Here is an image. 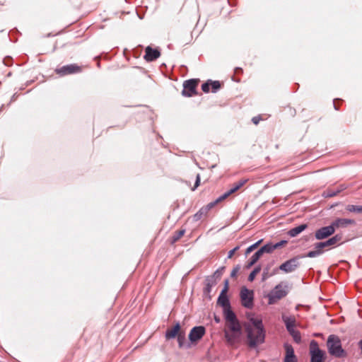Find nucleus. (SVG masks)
<instances>
[{
  "label": "nucleus",
  "mask_w": 362,
  "mask_h": 362,
  "mask_svg": "<svg viewBox=\"0 0 362 362\" xmlns=\"http://www.w3.org/2000/svg\"><path fill=\"white\" fill-rule=\"evenodd\" d=\"M262 240H259L257 242L255 243L254 244L251 245L250 247H248L245 252V255L247 256L250 252H252L254 250L257 248V247L259 245V244L262 243Z\"/></svg>",
  "instance_id": "nucleus-30"
},
{
  "label": "nucleus",
  "mask_w": 362,
  "mask_h": 362,
  "mask_svg": "<svg viewBox=\"0 0 362 362\" xmlns=\"http://www.w3.org/2000/svg\"><path fill=\"white\" fill-rule=\"evenodd\" d=\"M300 256H296L281 264L278 269L284 273H291L296 271L300 266Z\"/></svg>",
  "instance_id": "nucleus-7"
},
{
  "label": "nucleus",
  "mask_w": 362,
  "mask_h": 362,
  "mask_svg": "<svg viewBox=\"0 0 362 362\" xmlns=\"http://www.w3.org/2000/svg\"><path fill=\"white\" fill-rule=\"evenodd\" d=\"M216 205V203H214V201L209 203L206 206H205V209L206 210H210L211 209H213L215 206Z\"/></svg>",
  "instance_id": "nucleus-42"
},
{
  "label": "nucleus",
  "mask_w": 362,
  "mask_h": 362,
  "mask_svg": "<svg viewBox=\"0 0 362 362\" xmlns=\"http://www.w3.org/2000/svg\"><path fill=\"white\" fill-rule=\"evenodd\" d=\"M239 70L240 71V70H241V69H240V68H239V67H237V68L235 69V73H236L238 71H239Z\"/></svg>",
  "instance_id": "nucleus-47"
},
{
  "label": "nucleus",
  "mask_w": 362,
  "mask_h": 362,
  "mask_svg": "<svg viewBox=\"0 0 362 362\" xmlns=\"http://www.w3.org/2000/svg\"><path fill=\"white\" fill-rule=\"evenodd\" d=\"M221 84L218 81L207 80L205 81V93L210 90L212 93H216L221 88Z\"/></svg>",
  "instance_id": "nucleus-17"
},
{
  "label": "nucleus",
  "mask_w": 362,
  "mask_h": 362,
  "mask_svg": "<svg viewBox=\"0 0 362 362\" xmlns=\"http://www.w3.org/2000/svg\"><path fill=\"white\" fill-rule=\"evenodd\" d=\"M246 182V180H240L237 182L234 183L232 185L231 188L228 191L226 192V194L229 196L231 194L235 192L239 189H240L245 184Z\"/></svg>",
  "instance_id": "nucleus-22"
},
{
  "label": "nucleus",
  "mask_w": 362,
  "mask_h": 362,
  "mask_svg": "<svg viewBox=\"0 0 362 362\" xmlns=\"http://www.w3.org/2000/svg\"><path fill=\"white\" fill-rule=\"evenodd\" d=\"M274 244L272 243H269L264 246H262L260 249L258 250L259 252L262 255L264 253H271L274 250Z\"/></svg>",
  "instance_id": "nucleus-25"
},
{
  "label": "nucleus",
  "mask_w": 362,
  "mask_h": 362,
  "mask_svg": "<svg viewBox=\"0 0 362 362\" xmlns=\"http://www.w3.org/2000/svg\"><path fill=\"white\" fill-rule=\"evenodd\" d=\"M355 223L354 220L349 218H337L332 223L334 228L346 227L348 225Z\"/></svg>",
  "instance_id": "nucleus-19"
},
{
  "label": "nucleus",
  "mask_w": 362,
  "mask_h": 362,
  "mask_svg": "<svg viewBox=\"0 0 362 362\" xmlns=\"http://www.w3.org/2000/svg\"><path fill=\"white\" fill-rule=\"evenodd\" d=\"M55 71L58 75L64 76L81 72V67L75 64H71L57 68Z\"/></svg>",
  "instance_id": "nucleus-9"
},
{
  "label": "nucleus",
  "mask_w": 362,
  "mask_h": 362,
  "mask_svg": "<svg viewBox=\"0 0 362 362\" xmlns=\"http://www.w3.org/2000/svg\"><path fill=\"white\" fill-rule=\"evenodd\" d=\"M11 62H12V58L10 57H6L4 59V63L6 66H11Z\"/></svg>",
  "instance_id": "nucleus-41"
},
{
  "label": "nucleus",
  "mask_w": 362,
  "mask_h": 362,
  "mask_svg": "<svg viewBox=\"0 0 362 362\" xmlns=\"http://www.w3.org/2000/svg\"><path fill=\"white\" fill-rule=\"evenodd\" d=\"M199 80L191 78L184 81L182 95L184 97H192L197 94V87Z\"/></svg>",
  "instance_id": "nucleus-6"
},
{
  "label": "nucleus",
  "mask_w": 362,
  "mask_h": 362,
  "mask_svg": "<svg viewBox=\"0 0 362 362\" xmlns=\"http://www.w3.org/2000/svg\"><path fill=\"white\" fill-rule=\"evenodd\" d=\"M286 243H287V241L286 240H281L280 242H278L275 244H274V249H277L281 246H283L284 245H285Z\"/></svg>",
  "instance_id": "nucleus-40"
},
{
  "label": "nucleus",
  "mask_w": 362,
  "mask_h": 362,
  "mask_svg": "<svg viewBox=\"0 0 362 362\" xmlns=\"http://www.w3.org/2000/svg\"><path fill=\"white\" fill-rule=\"evenodd\" d=\"M240 249V246H236L235 247H234L233 250H230L228 253V259H230L233 255H234V253L238 251V250Z\"/></svg>",
  "instance_id": "nucleus-38"
},
{
  "label": "nucleus",
  "mask_w": 362,
  "mask_h": 362,
  "mask_svg": "<svg viewBox=\"0 0 362 362\" xmlns=\"http://www.w3.org/2000/svg\"><path fill=\"white\" fill-rule=\"evenodd\" d=\"M178 345L180 348L185 347L189 349L191 347L190 343H186L185 334L184 332H180L178 335H177Z\"/></svg>",
  "instance_id": "nucleus-23"
},
{
  "label": "nucleus",
  "mask_w": 362,
  "mask_h": 362,
  "mask_svg": "<svg viewBox=\"0 0 362 362\" xmlns=\"http://www.w3.org/2000/svg\"><path fill=\"white\" fill-rule=\"evenodd\" d=\"M286 294L287 292L282 288L281 284L276 285L268 294L269 303H274L276 300H280L286 296Z\"/></svg>",
  "instance_id": "nucleus-10"
},
{
  "label": "nucleus",
  "mask_w": 362,
  "mask_h": 362,
  "mask_svg": "<svg viewBox=\"0 0 362 362\" xmlns=\"http://www.w3.org/2000/svg\"><path fill=\"white\" fill-rule=\"evenodd\" d=\"M204 83L201 84V89L204 91Z\"/></svg>",
  "instance_id": "nucleus-45"
},
{
  "label": "nucleus",
  "mask_w": 362,
  "mask_h": 362,
  "mask_svg": "<svg viewBox=\"0 0 362 362\" xmlns=\"http://www.w3.org/2000/svg\"><path fill=\"white\" fill-rule=\"evenodd\" d=\"M228 196L226 194V193L225 192L224 194H223L222 195H221L220 197H218L217 199H216L214 200V203H216V204H218V203H220L221 202L223 201L224 199H226Z\"/></svg>",
  "instance_id": "nucleus-35"
},
{
  "label": "nucleus",
  "mask_w": 362,
  "mask_h": 362,
  "mask_svg": "<svg viewBox=\"0 0 362 362\" xmlns=\"http://www.w3.org/2000/svg\"><path fill=\"white\" fill-rule=\"evenodd\" d=\"M204 337V326L200 325L193 327L189 334L190 344L197 342Z\"/></svg>",
  "instance_id": "nucleus-13"
},
{
  "label": "nucleus",
  "mask_w": 362,
  "mask_h": 362,
  "mask_svg": "<svg viewBox=\"0 0 362 362\" xmlns=\"http://www.w3.org/2000/svg\"><path fill=\"white\" fill-rule=\"evenodd\" d=\"M346 209L349 212H354V213H358V214L362 213V206L349 204L346 206Z\"/></svg>",
  "instance_id": "nucleus-28"
},
{
  "label": "nucleus",
  "mask_w": 362,
  "mask_h": 362,
  "mask_svg": "<svg viewBox=\"0 0 362 362\" xmlns=\"http://www.w3.org/2000/svg\"><path fill=\"white\" fill-rule=\"evenodd\" d=\"M262 269L261 266L259 264L256 266L254 269L251 272V273L248 276V281L252 282L254 281L255 276L260 272Z\"/></svg>",
  "instance_id": "nucleus-29"
},
{
  "label": "nucleus",
  "mask_w": 362,
  "mask_h": 362,
  "mask_svg": "<svg viewBox=\"0 0 362 362\" xmlns=\"http://www.w3.org/2000/svg\"><path fill=\"white\" fill-rule=\"evenodd\" d=\"M341 192V189H338V190H333V189H330L327 192V197H332L334 196H336L338 193H339Z\"/></svg>",
  "instance_id": "nucleus-37"
},
{
  "label": "nucleus",
  "mask_w": 362,
  "mask_h": 362,
  "mask_svg": "<svg viewBox=\"0 0 362 362\" xmlns=\"http://www.w3.org/2000/svg\"><path fill=\"white\" fill-rule=\"evenodd\" d=\"M223 317L226 320L224 336L226 341L231 346H235L240 341L242 328L235 313L231 308L223 310Z\"/></svg>",
  "instance_id": "nucleus-1"
},
{
  "label": "nucleus",
  "mask_w": 362,
  "mask_h": 362,
  "mask_svg": "<svg viewBox=\"0 0 362 362\" xmlns=\"http://www.w3.org/2000/svg\"><path fill=\"white\" fill-rule=\"evenodd\" d=\"M186 184H187L189 187H191V183H190V182L187 181V182H186Z\"/></svg>",
  "instance_id": "nucleus-46"
},
{
  "label": "nucleus",
  "mask_w": 362,
  "mask_h": 362,
  "mask_svg": "<svg viewBox=\"0 0 362 362\" xmlns=\"http://www.w3.org/2000/svg\"><path fill=\"white\" fill-rule=\"evenodd\" d=\"M307 228H308V225L306 223L301 224L298 226H296L295 228L290 229L288 231V235L292 238L296 237L298 234H300L301 232H303L304 230H305Z\"/></svg>",
  "instance_id": "nucleus-20"
},
{
  "label": "nucleus",
  "mask_w": 362,
  "mask_h": 362,
  "mask_svg": "<svg viewBox=\"0 0 362 362\" xmlns=\"http://www.w3.org/2000/svg\"><path fill=\"white\" fill-rule=\"evenodd\" d=\"M185 230H180L175 231L171 238V244H174L177 240H179L180 238L185 234Z\"/></svg>",
  "instance_id": "nucleus-27"
},
{
  "label": "nucleus",
  "mask_w": 362,
  "mask_h": 362,
  "mask_svg": "<svg viewBox=\"0 0 362 362\" xmlns=\"http://www.w3.org/2000/svg\"><path fill=\"white\" fill-rule=\"evenodd\" d=\"M216 321L219 322V320H218V318H216Z\"/></svg>",
  "instance_id": "nucleus-48"
},
{
  "label": "nucleus",
  "mask_w": 362,
  "mask_h": 362,
  "mask_svg": "<svg viewBox=\"0 0 362 362\" xmlns=\"http://www.w3.org/2000/svg\"><path fill=\"white\" fill-rule=\"evenodd\" d=\"M341 235L337 234L329 240L324 242H319L315 244V249L322 250L323 248L336 245L341 241Z\"/></svg>",
  "instance_id": "nucleus-14"
},
{
  "label": "nucleus",
  "mask_w": 362,
  "mask_h": 362,
  "mask_svg": "<svg viewBox=\"0 0 362 362\" xmlns=\"http://www.w3.org/2000/svg\"><path fill=\"white\" fill-rule=\"evenodd\" d=\"M271 266H272V263L271 264H268L264 269H263V272H262V281H266L267 279H269L270 276H273V275H275L277 272H278V269H274V271L270 273L269 272V270H270V268H271Z\"/></svg>",
  "instance_id": "nucleus-21"
},
{
  "label": "nucleus",
  "mask_w": 362,
  "mask_h": 362,
  "mask_svg": "<svg viewBox=\"0 0 362 362\" xmlns=\"http://www.w3.org/2000/svg\"><path fill=\"white\" fill-rule=\"evenodd\" d=\"M322 253V250L320 249H315V250L309 251L305 257L313 258L320 255Z\"/></svg>",
  "instance_id": "nucleus-31"
},
{
  "label": "nucleus",
  "mask_w": 362,
  "mask_h": 362,
  "mask_svg": "<svg viewBox=\"0 0 362 362\" xmlns=\"http://www.w3.org/2000/svg\"><path fill=\"white\" fill-rule=\"evenodd\" d=\"M262 119V117L260 116H257V117H254L252 119V122L255 124H258L259 121Z\"/></svg>",
  "instance_id": "nucleus-43"
},
{
  "label": "nucleus",
  "mask_w": 362,
  "mask_h": 362,
  "mask_svg": "<svg viewBox=\"0 0 362 362\" xmlns=\"http://www.w3.org/2000/svg\"><path fill=\"white\" fill-rule=\"evenodd\" d=\"M240 299L243 307L252 308L253 307L254 293L246 287H243L240 290Z\"/></svg>",
  "instance_id": "nucleus-8"
},
{
  "label": "nucleus",
  "mask_w": 362,
  "mask_h": 362,
  "mask_svg": "<svg viewBox=\"0 0 362 362\" xmlns=\"http://www.w3.org/2000/svg\"><path fill=\"white\" fill-rule=\"evenodd\" d=\"M284 346L286 350L284 362H297V358L294 354L293 346L288 343H285Z\"/></svg>",
  "instance_id": "nucleus-16"
},
{
  "label": "nucleus",
  "mask_w": 362,
  "mask_h": 362,
  "mask_svg": "<svg viewBox=\"0 0 362 362\" xmlns=\"http://www.w3.org/2000/svg\"><path fill=\"white\" fill-rule=\"evenodd\" d=\"M240 269V266L239 264L236 265L233 270L230 272V276L232 278H234L237 276L238 272H239Z\"/></svg>",
  "instance_id": "nucleus-34"
},
{
  "label": "nucleus",
  "mask_w": 362,
  "mask_h": 362,
  "mask_svg": "<svg viewBox=\"0 0 362 362\" xmlns=\"http://www.w3.org/2000/svg\"><path fill=\"white\" fill-rule=\"evenodd\" d=\"M245 329L247 334V345L250 348H256L258 345L264 342L265 329H252L250 325H246Z\"/></svg>",
  "instance_id": "nucleus-2"
},
{
  "label": "nucleus",
  "mask_w": 362,
  "mask_h": 362,
  "mask_svg": "<svg viewBox=\"0 0 362 362\" xmlns=\"http://www.w3.org/2000/svg\"><path fill=\"white\" fill-rule=\"evenodd\" d=\"M199 184H200V175H199V174H197L194 185L193 187H191V189L192 191H194L197 188V187L199 185Z\"/></svg>",
  "instance_id": "nucleus-33"
},
{
  "label": "nucleus",
  "mask_w": 362,
  "mask_h": 362,
  "mask_svg": "<svg viewBox=\"0 0 362 362\" xmlns=\"http://www.w3.org/2000/svg\"><path fill=\"white\" fill-rule=\"evenodd\" d=\"M160 56V52L158 49H153L150 46L146 47L145 49L144 59L147 62H153L157 59Z\"/></svg>",
  "instance_id": "nucleus-15"
},
{
  "label": "nucleus",
  "mask_w": 362,
  "mask_h": 362,
  "mask_svg": "<svg viewBox=\"0 0 362 362\" xmlns=\"http://www.w3.org/2000/svg\"><path fill=\"white\" fill-rule=\"evenodd\" d=\"M180 332V325L179 322H177L173 328L168 329L165 332V337L166 339H174L178 335Z\"/></svg>",
  "instance_id": "nucleus-18"
},
{
  "label": "nucleus",
  "mask_w": 362,
  "mask_h": 362,
  "mask_svg": "<svg viewBox=\"0 0 362 362\" xmlns=\"http://www.w3.org/2000/svg\"><path fill=\"white\" fill-rule=\"evenodd\" d=\"M202 210H203V208H201V209L199 210V211H198L197 214H194V220H195V221H198V220H199V219L201 218L202 215V214H203Z\"/></svg>",
  "instance_id": "nucleus-39"
},
{
  "label": "nucleus",
  "mask_w": 362,
  "mask_h": 362,
  "mask_svg": "<svg viewBox=\"0 0 362 362\" xmlns=\"http://www.w3.org/2000/svg\"><path fill=\"white\" fill-rule=\"evenodd\" d=\"M327 347L329 354L336 358H341L346 356V351L341 346V342L339 337L334 334L328 337L327 341Z\"/></svg>",
  "instance_id": "nucleus-3"
},
{
  "label": "nucleus",
  "mask_w": 362,
  "mask_h": 362,
  "mask_svg": "<svg viewBox=\"0 0 362 362\" xmlns=\"http://www.w3.org/2000/svg\"><path fill=\"white\" fill-rule=\"evenodd\" d=\"M334 228L331 223L329 226L317 230L315 233V237L317 240H323L334 234Z\"/></svg>",
  "instance_id": "nucleus-12"
},
{
  "label": "nucleus",
  "mask_w": 362,
  "mask_h": 362,
  "mask_svg": "<svg viewBox=\"0 0 362 362\" xmlns=\"http://www.w3.org/2000/svg\"><path fill=\"white\" fill-rule=\"evenodd\" d=\"M228 290V280H225L224 287L222 289L218 298V304L223 307V310L226 308L230 307V301L227 296V291Z\"/></svg>",
  "instance_id": "nucleus-11"
},
{
  "label": "nucleus",
  "mask_w": 362,
  "mask_h": 362,
  "mask_svg": "<svg viewBox=\"0 0 362 362\" xmlns=\"http://www.w3.org/2000/svg\"><path fill=\"white\" fill-rule=\"evenodd\" d=\"M250 322L252 323L250 325L252 326V329L259 330L264 329L262 319L252 317L250 319Z\"/></svg>",
  "instance_id": "nucleus-24"
},
{
  "label": "nucleus",
  "mask_w": 362,
  "mask_h": 362,
  "mask_svg": "<svg viewBox=\"0 0 362 362\" xmlns=\"http://www.w3.org/2000/svg\"><path fill=\"white\" fill-rule=\"evenodd\" d=\"M336 100H337V99H335V100H334V102ZM334 109H335V110H338V107H337V106L335 105V103H334Z\"/></svg>",
  "instance_id": "nucleus-44"
},
{
  "label": "nucleus",
  "mask_w": 362,
  "mask_h": 362,
  "mask_svg": "<svg viewBox=\"0 0 362 362\" xmlns=\"http://www.w3.org/2000/svg\"><path fill=\"white\" fill-rule=\"evenodd\" d=\"M310 362H325V352L319 348L316 341L313 340L310 344Z\"/></svg>",
  "instance_id": "nucleus-5"
},
{
  "label": "nucleus",
  "mask_w": 362,
  "mask_h": 362,
  "mask_svg": "<svg viewBox=\"0 0 362 362\" xmlns=\"http://www.w3.org/2000/svg\"><path fill=\"white\" fill-rule=\"evenodd\" d=\"M224 269H225V267H219L214 272L212 277L214 278L215 279H220L223 273Z\"/></svg>",
  "instance_id": "nucleus-32"
},
{
  "label": "nucleus",
  "mask_w": 362,
  "mask_h": 362,
  "mask_svg": "<svg viewBox=\"0 0 362 362\" xmlns=\"http://www.w3.org/2000/svg\"><path fill=\"white\" fill-rule=\"evenodd\" d=\"M282 320L285 324L287 331L292 336L294 341L297 344H300L301 342V336L300 332L294 329L296 325L295 317L283 315Z\"/></svg>",
  "instance_id": "nucleus-4"
},
{
  "label": "nucleus",
  "mask_w": 362,
  "mask_h": 362,
  "mask_svg": "<svg viewBox=\"0 0 362 362\" xmlns=\"http://www.w3.org/2000/svg\"><path fill=\"white\" fill-rule=\"evenodd\" d=\"M228 196L226 194V193L225 192L224 194H223L222 195H221L220 197H218L217 199H216L214 200V203H216V204H218V203H220L221 202L223 201L224 199H226Z\"/></svg>",
  "instance_id": "nucleus-36"
},
{
  "label": "nucleus",
  "mask_w": 362,
  "mask_h": 362,
  "mask_svg": "<svg viewBox=\"0 0 362 362\" xmlns=\"http://www.w3.org/2000/svg\"><path fill=\"white\" fill-rule=\"evenodd\" d=\"M262 257V255L257 250L255 252L253 255L250 257L246 267L247 269L250 268L252 266H253Z\"/></svg>",
  "instance_id": "nucleus-26"
}]
</instances>
